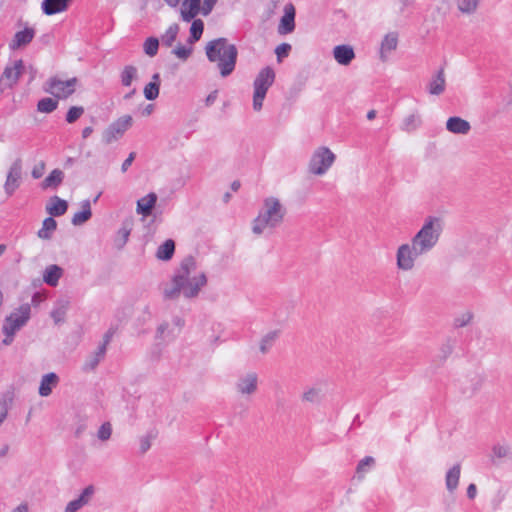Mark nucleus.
Returning a JSON list of instances; mask_svg holds the SVG:
<instances>
[{"label": "nucleus", "instance_id": "obj_1", "mask_svg": "<svg viewBox=\"0 0 512 512\" xmlns=\"http://www.w3.org/2000/svg\"><path fill=\"white\" fill-rule=\"evenodd\" d=\"M207 284V277L193 257H186L180 263L171 281L163 287L166 300H176L181 295L187 299L196 298Z\"/></svg>", "mask_w": 512, "mask_h": 512}, {"label": "nucleus", "instance_id": "obj_2", "mask_svg": "<svg viewBox=\"0 0 512 512\" xmlns=\"http://www.w3.org/2000/svg\"><path fill=\"white\" fill-rule=\"evenodd\" d=\"M285 215L286 208L279 198H264L257 216L251 222L252 233L256 236L273 233L283 223Z\"/></svg>", "mask_w": 512, "mask_h": 512}, {"label": "nucleus", "instance_id": "obj_3", "mask_svg": "<svg viewBox=\"0 0 512 512\" xmlns=\"http://www.w3.org/2000/svg\"><path fill=\"white\" fill-rule=\"evenodd\" d=\"M205 52L210 62L216 63L222 77L229 76L235 69L238 51L226 38H218L206 44Z\"/></svg>", "mask_w": 512, "mask_h": 512}, {"label": "nucleus", "instance_id": "obj_4", "mask_svg": "<svg viewBox=\"0 0 512 512\" xmlns=\"http://www.w3.org/2000/svg\"><path fill=\"white\" fill-rule=\"evenodd\" d=\"M443 230V219L429 216L425 219L421 229L412 237L411 243L425 255L438 244Z\"/></svg>", "mask_w": 512, "mask_h": 512}, {"label": "nucleus", "instance_id": "obj_5", "mask_svg": "<svg viewBox=\"0 0 512 512\" xmlns=\"http://www.w3.org/2000/svg\"><path fill=\"white\" fill-rule=\"evenodd\" d=\"M31 317V306L28 303L20 305L13 310L4 320L2 333L4 339L2 343L6 346L10 345L16 333L24 327Z\"/></svg>", "mask_w": 512, "mask_h": 512}, {"label": "nucleus", "instance_id": "obj_6", "mask_svg": "<svg viewBox=\"0 0 512 512\" xmlns=\"http://www.w3.org/2000/svg\"><path fill=\"white\" fill-rule=\"evenodd\" d=\"M275 80V73L271 67L263 68L256 76L253 88V110L260 112L263 107V101L266 97L268 89L272 86Z\"/></svg>", "mask_w": 512, "mask_h": 512}, {"label": "nucleus", "instance_id": "obj_7", "mask_svg": "<svg viewBox=\"0 0 512 512\" xmlns=\"http://www.w3.org/2000/svg\"><path fill=\"white\" fill-rule=\"evenodd\" d=\"M336 155L326 146L317 147L308 162V172L315 176H323L333 166Z\"/></svg>", "mask_w": 512, "mask_h": 512}, {"label": "nucleus", "instance_id": "obj_8", "mask_svg": "<svg viewBox=\"0 0 512 512\" xmlns=\"http://www.w3.org/2000/svg\"><path fill=\"white\" fill-rule=\"evenodd\" d=\"M423 254L410 242L403 243L396 250V267L399 271L410 272L416 266V260Z\"/></svg>", "mask_w": 512, "mask_h": 512}, {"label": "nucleus", "instance_id": "obj_9", "mask_svg": "<svg viewBox=\"0 0 512 512\" xmlns=\"http://www.w3.org/2000/svg\"><path fill=\"white\" fill-rule=\"evenodd\" d=\"M77 85L78 79L76 77L68 80L53 77L47 82L48 87L46 91L56 98L66 99L75 92Z\"/></svg>", "mask_w": 512, "mask_h": 512}, {"label": "nucleus", "instance_id": "obj_10", "mask_svg": "<svg viewBox=\"0 0 512 512\" xmlns=\"http://www.w3.org/2000/svg\"><path fill=\"white\" fill-rule=\"evenodd\" d=\"M133 118L124 115L112 122L103 132L102 140L105 144H111L119 140L124 133L132 126Z\"/></svg>", "mask_w": 512, "mask_h": 512}, {"label": "nucleus", "instance_id": "obj_11", "mask_svg": "<svg viewBox=\"0 0 512 512\" xmlns=\"http://www.w3.org/2000/svg\"><path fill=\"white\" fill-rule=\"evenodd\" d=\"M258 382L259 377L256 372H245L238 377L235 389L240 395L249 397L257 392Z\"/></svg>", "mask_w": 512, "mask_h": 512}, {"label": "nucleus", "instance_id": "obj_12", "mask_svg": "<svg viewBox=\"0 0 512 512\" xmlns=\"http://www.w3.org/2000/svg\"><path fill=\"white\" fill-rule=\"evenodd\" d=\"M22 179V161L16 159L9 167L6 181L4 183V190L7 196L13 195L21 184Z\"/></svg>", "mask_w": 512, "mask_h": 512}, {"label": "nucleus", "instance_id": "obj_13", "mask_svg": "<svg viewBox=\"0 0 512 512\" xmlns=\"http://www.w3.org/2000/svg\"><path fill=\"white\" fill-rule=\"evenodd\" d=\"M24 69L23 61L16 60L12 65L7 66L0 78V89L12 88L18 81Z\"/></svg>", "mask_w": 512, "mask_h": 512}, {"label": "nucleus", "instance_id": "obj_14", "mask_svg": "<svg viewBox=\"0 0 512 512\" xmlns=\"http://www.w3.org/2000/svg\"><path fill=\"white\" fill-rule=\"evenodd\" d=\"M399 43V34L396 31L386 33L380 43L379 59L385 63L390 58V55L396 51Z\"/></svg>", "mask_w": 512, "mask_h": 512}, {"label": "nucleus", "instance_id": "obj_15", "mask_svg": "<svg viewBox=\"0 0 512 512\" xmlns=\"http://www.w3.org/2000/svg\"><path fill=\"white\" fill-rule=\"evenodd\" d=\"M94 494L95 487L93 485H88L82 490L78 498L67 503L64 512H78L91 502Z\"/></svg>", "mask_w": 512, "mask_h": 512}, {"label": "nucleus", "instance_id": "obj_16", "mask_svg": "<svg viewBox=\"0 0 512 512\" xmlns=\"http://www.w3.org/2000/svg\"><path fill=\"white\" fill-rule=\"evenodd\" d=\"M36 31L32 27H26L15 33L13 39L9 43L11 50H18L27 46L34 38Z\"/></svg>", "mask_w": 512, "mask_h": 512}, {"label": "nucleus", "instance_id": "obj_17", "mask_svg": "<svg viewBox=\"0 0 512 512\" xmlns=\"http://www.w3.org/2000/svg\"><path fill=\"white\" fill-rule=\"evenodd\" d=\"M198 14H202L201 0H183L180 8L181 19L192 21Z\"/></svg>", "mask_w": 512, "mask_h": 512}, {"label": "nucleus", "instance_id": "obj_18", "mask_svg": "<svg viewBox=\"0 0 512 512\" xmlns=\"http://www.w3.org/2000/svg\"><path fill=\"white\" fill-rule=\"evenodd\" d=\"M335 61L342 66H348L355 59V52L351 45H337L333 48Z\"/></svg>", "mask_w": 512, "mask_h": 512}, {"label": "nucleus", "instance_id": "obj_19", "mask_svg": "<svg viewBox=\"0 0 512 512\" xmlns=\"http://www.w3.org/2000/svg\"><path fill=\"white\" fill-rule=\"evenodd\" d=\"M295 9L292 4H288L285 6L284 15L280 20V24L278 26V33L281 35H285L291 33L295 29Z\"/></svg>", "mask_w": 512, "mask_h": 512}, {"label": "nucleus", "instance_id": "obj_20", "mask_svg": "<svg viewBox=\"0 0 512 512\" xmlns=\"http://www.w3.org/2000/svg\"><path fill=\"white\" fill-rule=\"evenodd\" d=\"M446 89V78L443 69L438 70L429 80L427 90L430 95L439 96Z\"/></svg>", "mask_w": 512, "mask_h": 512}, {"label": "nucleus", "instance_id": "obj_21", "mask_svg": "<svg viewBox=\"0 0 512 512\" xmlns=\"http://www.w3.org/2000/svg\"><path fill=\"white\" fill-rule=\"evenodd\" d=\"M109 341H110V337L108 335H106L103 344H101L97 348V350L94 353H92L85 361L84 366H83V369L85 371L94 370L97 367V365L103 360V358L106 354L107 345H108Z\"/></svg>", "mask_w": 512, "mask_h": 512}, {"label": "nucleus", "instance_id": "obj_22", "mask_svg": "<svg viewBox=\"0 0 512 512\" xmlns=\"http://www.w3.org/2000/svg\"><path fill=\"white\" fill-rule=\"evenodd\" d=\"M71 2L72 0H43L41 3V9L44 14L51 16L65 12Z\"/></svg>", "mask_w": 512, "mask_h": 512}, {"label": "nucleus", "instance_id": "obj_23", "mask_svg": "<svg viewBox=\"0 0 512 512\" xmlns=\"http://www.w3.org/2000/svg\"><path fill=\"white\" fill-rule=\"evenodd\" d=\"M446 129L453 134L466 135L471 130L470 123L458 116L448 118L446 122Z\"/></svg>", "mask_w": 512, "mask_h": 512}, {"label": "nucleus", "instance_id": "obj_24", "mask_svg": "<svg viewBox=\"0 0 512 512\" xmlns=\"http://www.w3.org/2000/svg\"><path fill=\"white\" fill-rule=\"evenodd\" d=\"M59 377L56 373L50 372L41 377L38 393L42 397H48L58 385Z\"/></svg>", "mask_w": 512, "mask_h": 512}, {"label": "nucleus", "instance_id": "obj_25", "mask_svg": "<svg viewBox=\"0 0 512 512\" xmlns=\"http://www.w3.org/2000/svg\"><path fill=\"white\" fill-rule=\"evenodd\" d=\"M157 201V195L154 192L147 194L137 201L136 211L138 214L149 216Z\"/></svg>", "mask_w": 512, "mask_h": 512}, {"label": "nucleus", "instance_id": "obj_26", "mask_svg": "<svg viewBox=\"0 0 512 512\" xmlns=\"http://www.w3.org/2000/svg\"><path fill=\"white\" fill-rule=\"evenodd\" d=\"M68 204L65 200L60 199L58 196H53L50 203L46 206L47 212L54 217L61 216L66 213Z\"/></svg>", "mask_w": 512, "mask_h": 512}, {"label": "nucleus", "instance_id": "obj_27", "mask_svg": "<svg viewBox=\"0 0 512 512\" xmlns=\"http://www.w3.org/2000/svg\"><path fill=\"white\" fill-rule=\"evenodd\" d=\"M63 274V269L58 265H49L45 268L43 273V280L46 284L50 286H56L58 284L59 279Z\"/></svg>", "mask_w": 512, "mask_h": 512}, {"label": "nucleus", "instance_id": "obj_28", "mask_svg": "<svg viewBox=\"0 0 512 512\" xmlns=\"http://www.w3.org/2000/svg\"><path fill=\"white\" fill-rule=\"evenodd\" d=\"M70 302L68 299H59L51 311V317L54 320L55 324L62 323L65 320V316L67 310L69 308Z\"/></svg>", "mask_w": 512, "mask_h": 512}, {"label": "nucleus", "instance_id": "obj_29", "mask_svg": "<svg viewBox=\"0 0 512 512\" xmlns=\"http://www.w3.org/2000/svg\"><path fill=\"white\" fill-rule=\"evenodd\" d=\"M81 208H82V210L75 213L72 217L71 222L75 226H80V225L84 224L92 216L91 204H90L89 200L82 201Z\"/></svg>", "mask_w": 512, "mask_h": 512}, {"label": "nucleus", "instance_id": "obj_30", "mask_svg": "<svg viewBox=\"0 0 512 512\" xmlns=\"http://www.w3.org/2000/svg\"><path fill=\"white\" fill-rule=\"evenodd\" d=\"M484 383L485 377L482 374H471L466 379L465 391L470 393H476L483 387Z\"/></svg>", "mask_w": 512, "mask_h": 512}, {"label": "nucleus", "instance_id": "obj_31", "mask_svg": "<svg viewBox=\"0 0 512 512\" xmlns=\"http://www.w3.org/2000/svg\"><path fill=\"white\" fill-rule=\"evenodd\" d=\"M461 472L460 464H455L446 474V487L450 492H453L459 483Z\"/></svg>", "mask_w": 512, "mask_h": 512}, {"label": "nucleus", "instance_id": "obj_32", "mask_svg": "<svg viewBox=\"0 0 512 512\" xmlns=\"http://www.w3.org/2000/svg\"><path fill=\"white\" fill-rule=\"evenodd\" d=\"M279 334H280L279 330H272V331H269L268 333H266L261 338L260 343H259V349L262 354H266L271 349V347L273 346L275 341L278 339Z\"/></svg>", "mask_w": 512, "mask_h": 512}, {"label": "nucleus", "instance_id": "obj_33", "mask_svg": "<svg viewBox=\"0 0 512 512\" xmlns=\"http://www.w3.org/2000/svg\"><path fill=\"white\" fill-rule=\"evenodd\" d=\"M64 178V173L60 169H54L42 182L43 189L56 188L59 186Z\"/></svg>", "mask_w": 512, "mask_h": 512}, {"label": "nucleus", "instance_id": "obj_34", "mask_svg": "<svg viewBox=\"0 0 512 512\" xmlns=\"http://www.w3.org/2000/svg\"><path fill=\"white\" fill-rule=\"evenodd\" d=\"M56 228L57 222L52 217H48L44 219L42 228L38 231L37 235L40 239L49 240Z\"/></svg>", "mask_w": 512, "mask_h": 512}, {"label": "nucleus", "instance_id": "obj_35", "mask_svg": "<svg viewBox=\"0 0 512 512\" xmlns=\"http://www.w3.org/2000/svg\"><path fill=\"white\" fill-rule=\"evenodd\" d=\"M175 250V243L173 240L168 239L160 245L156 252V257L160 260H169L172 258Z\"/></svg>", "mask_w": 512, "mask_h": 512}, {"label": "nucleus", "instance_id": "obj_36", "mask_svg": "<svg viewBox=\"0 0 512 512\" xmlns=\"http://www.w3.org/2000/svg\"><path fill=\"white\" fill-rule=\"evenodd\" d=\"M179 25L177 23L171 24L165 33L161 36L162 44L166 47H171L175 42L179 33Z\"/></svg>", "mask_w": 512, "mask_h": 512}, {"label": "nucleus", "instance_id": "obj_37", "mask_svg": "<svg viewBox=\"0 0 512 512\" xmlns=\"http://www.w3.org/2000/svg\"><path fill=\"white\" fill-rule=\"evenodd\" d=\"M203 30V21L201 19H193L192 25L190 27V37L188 39L190 45H193L201 38Z\"/></svg>", "mask_w": 512, "mask_h": 512}, {"label": "nucleus", "instance_id": "obj_38", "mask_svg": "<svg viewBox=\"0 0 512 512\" xmlns=\"http://www.w3.org/2000/svg\"><path fill=\"white\" fill-rule=\"evenodd\" d=\"M137 78V68L132 65H127L121 72V83L125 87H129L133 80Z\"/></svg>", "mask_w": 512, "mask_h": 512}, {"label": "nucleus", "instance_id": "obj_39", "mask_svg": "<svg viewBox=\"0 0 512 512\" xmlns=\"http://www.w3.org/2000/svg\"><path fill=\"white\" fill-rule=\"evenodd\" d=\"M479 0H457L458 10L463 14H473L476 12Z\"/></svg>", "mask_w": 512, "mask_h": 512}, {"label": "nucleus", "instance_id": "obj_40", "mask_svg": "<svg viewBox=\"0 0 512 512\" xmlns=\"http://www.w3.org/2000/svg\"><path fill=\"white\" fill-rule=\"evenodd\" d=\"M12 401V393H6L0 398V424L6 419Z\"/></svg>", "mask_w": 512, "mask_h": 512}, {"label": "nucleus", "instance_id": "obj_41", "mask_svg": "<svg viewBox=\"0 0 512 512\" xmlns=\"http://www.w3.org/2000/svg\"><path fill=\"white\" fill-rule=\"evenodd\" d=\"M144 52L149 57H154L159 48V40L156 37H149L143 44Z\"/></svg>", "mask_w": 512, "mask_h": 512}, {"label": "nucleus", "instance_id": "obj_42", "mask_svg": "<svg viewBox=\"0 0 512 512\" xmlns=\"http://www.w3.org/2000/svg\"><path fill=\"white\" fill-rule=\"evenodd\" d=\"M472 319L473 313L470 311H465L454 318L453 325L455 328H462L470 324Z\"/></svg>", "mask_w": 512, "mask_h": 512}, {"label": "nucleus", "instance_id": "obj_43", "mask_svg": "<svg viewBox=\"0 0 512 512\" xmlns=\"http://www.w3.org/2000/svg\"><path fill=\"white\" fill-rule=\"evenodd\" d=\"M57 108V101L52 98H43L37 104V109L43 113H50Z\"/></svg>", "mask_w": 512, "mask_h": 512}, {"label": "nucleus", "instance_id": "obj_44", "mask_svg": "<svg viewBox=\"0 0 512 512\" xmlns=\"http://www.w3.org/2000/svg\"><path fill=\"white\" fill-rule=\"evenodd\" d=\"M193 52L192 45L189 47L179 44L172 50V54H174L178 59L182 61H186Z\"/></svg>", "mask_w": 512, "mask_h": 512}, {"label": "nucleus", "instance_id": "obj_45", "mask_svg": "<svg viewBox=\"0 0 512 512\" xmlns=\"http://www.w3.org/2000/svg\"><path fill=\"white\" fill-rule=\"evenodd\" d=\"M419 123V117L415 114H411L403 120L402 130L407 132L415 130L418 127Z\"/></svg>", "mask_w": 512, "mask_h": 512}, {"label": "nucleus", "instance_id": "obj_46", "mask_svg": "<svg viewBox=\"0 0 512 512\" xmlns=\"http://www.w3.org/2000/svg\"><path fill=\"white\" fill-rule=\"evenodd\" d=\"M83 113L84 108L82 106H72L66 114V121L68 123H74L83 115Z\"/></svg>", "mask_w": 512, "mask_h": 512}, {"label": "nucleus", "instance_id": "obj_47", "mask_svg": "<svg viewBox=\"0 0 512 512\" xmlns=\"http://www.w3.org/2000/svg\"><path fill=\"white\" fill-rule=\"evenodd\" d=\"M159 86L156 83L149 82L144 87V96L147 100H155L159 95Z\"/></svg>", "mask_w": 512, "mask_h": 512}, {"label": "nucleus", "instance_id": "obj_48", "mask_svg": "<svg viewBox=\"0 0 512 512\" xmlns=\"http://www.w3.org/2000/svg\"><path fill=\"white\" fill-rule=\"evenodd\" d=\"M375 463V460L371 456H367L364 459H362L357 466L356 472L357 474L361 475L360 478L363 477V474L367 471L368 468L373 466Z\"/></svg>", "mask_w": 512, "mask_h": 512}, {"label": "nucleus", "instance_id": "obj_49", "mask_svg": "<svg viewBox=\"0 0 512 512\" xmlns=\"http://www.w3.org/2000/svg\"><path fill=\"white\" fill-rule=\"evenodd\" d=\"M111 434H112V426L109 422H105L100 426V428L97 432V437L101 441H107L111 437Z\"/></svg>", "mask_w": 512, "mask_h": 512}, {"label": "nucleus", "instance_id": "obj_50", "mask_svg": "<svg viewBox=\"0 0 512 512\" xmlns=\"http://www.w3.org/2000/svg\"><path fill=\"white\" fill-rule=\"evenodd\" d=\"M320 390L317 388H310L303 393L302 399L306 402H316L319 400Z\"/></svg>", "mask_w": 512, "mask_h": 512}, {"label": "nucleus", "instance_id": "obj_51", "mask_svg": "<svg viewBox=\"0 0 512 512\" xmlns=\"http://www.w3.org/2000/svg\"><path fill=\"white\" fill-rule=\"evenodd\" d=\"M492 451L497 458H508L511 454L509 447L503 445L494 446Z\"/></svg>", "mask_w": 512, "mask_h": 512}, {"label": "nucleus", "instance_id": "obj_52", "mask_svg": "<svg viewBox=\"0 0 512 512\" xmlns=\"http://www.w3.org/2000/svg\"><path fill=\"white\" fill-rule=\"evenodd\" d=\"M291 50V45L288 43H282L277 46L275 53L277 55V59L280 62L283 57H287Z\"/></svg>", "mask_w": 512, "mask_h": 512}, {"label": "nucleus", "instance_id": "obj_53", "mask_svg": "<svg viewBox=\"0 0 512 512\" xmlns=\"http://www.w3.org/2000/svg\"><path fill=\"white\" fill-rule=\"evenodd\" d=\"M151 442H152L151 435H145L139 439V448H140V452L142 454L146 453L150 449Z\"/></svg>", "mask_w": 512, "mask_h": 512}, {"label": "nucleus", "instance_id": "obj_54", "mask_svg": "<svg viewBox=\"0 0 512 512\" xmlns=\"http://www.w3.org/2000/svg\"><path fill=\"white\" fill-rule=\"evenodd\" d=\"M45 172V163L43 161L36 164L31 172V175L34 179H39L43 176Z\"/></svg>", "mask_w": 512, "mask_h": 512}, {"label": "nucleus", "instance_id": "obj_55", "mask_svg": "<svg viewBox=\"0 0 512 512\" xmlns=\"http://www.w3.org/2000/svg\"><path fill=\"white\" fill-rule=\"evenodd\" d=\"M217 0H204L203 5H201L202 8V15L207 16L211 13L213 10V7L215 6Z\"/></svg>", "mask_w": 512, "mask_h": 512}, {"label": "nucleus", "instance_id": "obj_56", "mask_svg": "<svg viewBox=\"0 0 512 512\" xmlns=\"http://www.w3.org/2000/svg\"><path fill=\"white\" fill-rule=\"evenodd\" d=\"M118 235L120 237V242H119L118 246L123 247L126 244L128 237L130 235V229H128L126 227H122L119 230Z\"/></svg>", "mask_w": 512, "mask_h": 512}, {"label": "nucleus", "instance_id": "obj_57", "mask_svg": "<svg viewBox=\"0 0 512 512\" xmlns=\"http://www.w3.org/2000/svg\"><path fill=\"white\" fill-rule=\"evenodd\" d=\"M169 324L167 322L161 323L156 330V337L159 339L164 338V333L168 330Z\"/></svg>", "mask_w": 512, "mask_h": 512}, {"label": "nucleus", "instance_id": "obj_58", "mask_svg": "<svg viewBox=\"0 0 512 512\" xmlns=\"http://www.w3.org/2000/svg\"><path fill=\"white\" fill-rule=\"evenodd\" d=\"M134 159H135V153L131 152L129 154L128 158L122 164L121 169L123 172H125L128 169V167L132 164Z\"/></svg>", "mask_w": 512, "mask_h": 512}, {"label": "nucleus", "instance_id": "obj_59", "mask_svg": "<svg viewBox=\"0 0 512 512\" xmlns=\"http://www.w3.org/2000/svg\"><path fill=\"white\" fill-rule=\"evenodd\" d=\"M507 104L512 105V77L509 79L507 83V94H506Z\"/></svg>", "mask_w": 512, "mask_h": 512}, {"label": "nucleus", "instance_id": "obj_60", "mask_svg": "<svg viewBox=\"0 0 512 512\" xmlns=\"http://www.w3.org/2000/svg\"><path fill=\"white\" fill-rule=\"evenodd\" d=\"M477 488L475 484H470L467 488V496L473 499L476 496Z\"/></svg>", "mask_w": 512, "mask_h": 512}, {"label": "nucleus", "instance_id": "obj_61", "mask_svg": "<svg viewBox=\"0 0 512 512\" xmlns=\"http://www.w3.org/2000/svg\"><path fill=\"white\" fill-rule=\"evenodd\" d=\"M441 350H442V352L444 354V357H447V356H449L452 353L453 347H452L451 344L447 343V344L442 346Z\"/></svg>", "mask_w": 512, "mask_h": 512}, {"label": "nucleus", "instance_id": "obj_62", "mask_svg": "<svg viewBox=\"0 0 512 512\" xmlns=\"http://www.w3.org/2000/svg\"><path fill=\"white\" fill-rule=\"evenodd\" d=\"M217 98V91H213L212 93H210L208 95V97L206 98V103L209 105V104H212Z\"/></svg>", "mask_w": 512, "mask_h": 512}, {"label": "nucleus", "instance_id": "obj_63", "mask_svg": "<svg viewBox=\"0 0 512 512\" xmlns=\"http://www.w3.org/2000/svg\"><path fill=\"white\" fill-rule=\"evenodd\" d=\"M43 300V297L39 293H35L32 297V304L38 305Z\"/></svg>", "mask_w": 512, "mask_h": 512}, {"label": "nucleus", "instance_id": "obj_64", "mask_svg": "<svg viewBox=\"0 0 512 512\" xmlns=\"http://www.w3.org/2000/svg\"><path fill=\"white\" fill-rule=\"evenodd\" d=\"M12 512H28V507L26 504H21L14 508Z\"/></svg>", "mask_w": 512, "mask_h": 512}]
</instances>
